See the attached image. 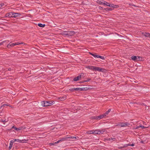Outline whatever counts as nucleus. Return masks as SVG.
<instances>
[{
    "label": "nucleus",
    "mask_w": 150,
    "mask_h": 150,
    "mask_svg": "<svg viewBox=\"0 0 150 150\" xmlns=\"http://www.w3.org/2000/svg\"><path fill=\"white\" fill-rule=\"evenodd\" d=\"M134 144H129V146H134Z\"/></svg>",
    "instance_id": "obj_43"
},
{
    "label": "nucleus",
    "mask_w": 150,
    "mask_h": 150,
    "mask_svg": "<svg viewBox=\"0 0 150 150\" xmlns=\"http://www.w3.org/2000/svg\"><path fill=\"white\" fill-rule=\"evenodd\" d=\"M123 148H124L123 146L119 147H118V148L119 149H122Z\"/></svg>",
    "instance_id": "obj_45"
},
{
    "label": "nucleus",
    "mask_w": 150,
    "mask_h": 150,
    "mask_svg": "<svg viewBox=\"0 0 150 150\" xmlns=\"http://www.w3.org/2000/svg\"><path fill=\"white\" fill-rule=\"evenodd\" d=\"M21 15V14L20 13H17L13 12L12 13L13 17L15 18L17 17H19Z\"/></svg>",
    "instance_id": "obj_8"
},
{
    "label": "nucleus",
    "mask_w": 150,
    "mask_h": 150,
    "mask_svg": "<svg viewBox=\"0 0 150 150\" xmlns=\"http://www.w3.org/2000/svg\"><path fill=\"white\" fill-rule=\"evenodd\" d=\"M113 9L109 8H105V10L106 11H111Z\"/></svg>",
    "instance_id": "obj_28"
},
{
    "label": "nucleus",
    "mask_w": 150,
    "mask_h": 150,
    "mask_svg": "<svg viewBox=\"0 0 150 150\" xmlns=\"http://www.w3.org/2000/svg\"><path fill=\"white\" fill-rule=\"evenodd\" d=\"M16 139V142L21 143H26L27 142V141H28V140L25 139L22 140H20L18 139Z\"/></svg>",
    "instance_id": "obj_7"
},
{
    "label": "nucleus",
    "mask_w": 150,
    "mask_h": 150,
    "mask_svg": "<svg viewBox=\"0 0 150 150\" xmlns=\"http://www.w3.org/2000/svg\"><path fill=\"white\" fill-rule=\"evenodd\" d=\"M102 8V7H100V6H99V8L100 9H101Z\"/></svg>",
    "instance_id": "obj_51"
},
{
    "label": "nucleus",
    "mask_w": 150,
    "mask_h": 150,
    "mask_svg": "<svg viewBox=\"0 0 150 150\" xmlns=\"http://www.w3.org/2000/svg\"><path fill=\"white\" fill-rule=\"evenodd\" d=\"M98 130H93L94 134H98Z\"/></svg>",
    "instance_id": "obj_36"
},
{
    "label": "nucleus",
    "mask_w": 150,
    "mask_h": 150,
    "mask_svg": "<svg viewBox=\"0 0 150 150\" xmlns=\"http://www.w3.org/2000/svg\"><path fill=\"white\" fill-rule=\"evenodd\" d=\"M83 76V74L81 73L80 75H79L76 77L74 78L73 80V81H76L81 79V78Z\"/></svg>",
    "instance_id": "obj_3"
},
{
    "label": "nucleus",
    "mask_w": 150,
    "mask_h": 150,
    "mask_svg": "<svg viewBox=\"0 0 150 150\" xmlns=\"http://www.w3.org/2000/svg\"><path fill=\"white\" fill-rule=\"evenodd\" d=\"M144 142H143V141H141V143H143Z\"/></svg>",
    "instance_id": "obj_53"
},
{
    "label": "nucleus",
    "mask_w": 150,
    "mask_h": 150,
    "mask_svg": "<svg viewBox=\"0 0 150 150\" xmlns=\"http://www.w3.org/2000/svg\"><path fill=\"white\" fill-rule=\"evenodd\" d=\"M86 133L88 134H94L93 130L87 131Z\"/></svg>",
    "instance_id": "obj_20"
},
{
    "label": "nucleus",
    "mask_w": 150,
    "mask_h": 150,
    "mask_svg": "<svg viewBox=\"0 0 150 150\" xmlns=\"http://www.w3.org/2000/svg\"><path fill=\"white\" fill-rule=\"evenodd\" d=\"M132 59L134 61H137V59H138L137 56H132L131 57Z\"/></svg>",
    "instance_id": "obj_16"
},
{
    "label": "nucleus",
    "mask_w": 150,
    "mask_h": 150,
    "mask_svg": "<svg viewBox=\"0 0 150 150\" xmlns=\"http://www.w3.org/2000/svg\"><path fill=\"white\" fill-rule=\"evenodd\" d=\"M4 3H1L0 4V9L4 5Z\"/></svg>",
    "instance_id": "obj_41"
},
{
    "label": "nucleus",
    "mask_w": 150,
    "mask_h": 150,
    "mask_svg": "<svg viewBox=\"0 0 150 150\" xmlns=\"http://www.w3.org/2000/svg\"><path fill=\"white\" fill-rule=\"evenodd\" d=\"M106 116L104 115V114H103V115H100L99 116H97V119L98 120H100V119L105 117Z\"/></svg>",
    "instance_id": "obj_15"
},
{
    "label": "nucleus",
    "mask_w": 150,
    "mask_h": 150,
    "mask_svg": "<svg viewBox=\"0 0 150 150\" xmlns=\"http://www.w3.org/2000/svg\"><path fill=\"white\" fill-rule=\"evenodd\" d=\"M45 103H47V104L46 106H49L51 105H52L54 103V101H45Z\"/></svg>",
    "instance_id": "obj_6"
},
{
    "label": "nucleus",
    "mask_w": 150,
    "mask_h": 150,
    "mask_svg": "<svg viewBox=\"0 0 150 150\" xmlns=\"http://www.w3.org/2000/svg\"><path fill=\"white\" fill-rule=\"evenodd\" d=\"M38 25L40 27L43 28L45 26V24H42L39 23L38 24Z\"/></svg>",
    "instance_id": "obj_23"
},
{
    "label": "nucleus",
    "mask_w": 150,
    "mask_h": 150,
    "mask_svg": "<svg viewBox=\"0 0 150 150\" xmlns=\"http://www.w3.org/2000/svg\"><path fill=\"white\" fill-rule=\"evenodd\" d=\"M98 58H100L102 59H105V57H104L103 56H100L98 55Z\"/></svg>",
    "instance_id": "obj_26"
},
{
    "label": "nucleus",
    "mask_w": 150,
    "mask_h": 150,
    "mask_svg": "<svg viewBox=\"0 0 150 150\" xmlns=\"http://www.w3.org/2000/svg\"><path fill=\"white\" fill-rule=\"evenodd\" d=\"M67 137L68 139H76L77 138H79V137H75V136H67Z\"/></svg>",
    "instance_id": "obj_19"
},
{
    "label": "nucleus",
    "mask_w": 150,
    "mask_h": 150,
    "mask_svg": "<svg viewBox=\"0 0 150 150\" xmlns=\"http://www.w3.org/2000/svg\"><path fill=\"white\" fill-rule=\"evenodd\" d=\"M1 45V44L0 43V45Z\"/></svg>",
    "instance_id": "obj_57"
},
{
    "label": "nucleus",
    "mask_w": 150,
    "mask_h": 150,
    "mask_svg": "<svg viewBox=\"0 0 150 150\" xmlns=\"http://www.w3.org/2000/svg\"><path fill=\"white\" fill-rule=\"evenodd\" d=\"M109 5V6L112 8H118L119 7V6L118 5H114L112 4H110Z\"/></svg>",
    "instance_id": "obj_12"
},
{
    "label": "nucleus",
    "mask_w": 150,
    "mask_h": 150,
    "mask_svg": "<svg viewBox=\"0 0 150 150\" xmlns=\"http://www.w3.org/2000/svg\"><path fill=\"white\" fill-rule=\"evenodd\" d=\"M23 127H20L18 128H16L14 126H13L12 127V128L14 129L15 130H16L17 131H19L22 129Z\"/></svg>",
    "instance_id": "obj_9"
},
{
    "label": "nucleus",
    "mask_w": 150,
    "mask_h": 150,
    "mask_svg": "<svg viewBox=\"0 0 150 150\" xmlns=\"http://www.w3.org/2000/svg\"><path fill=\"white\" fill-rule=\"evenodd\" d=\"M95 66H88L86 67L87 69L92 70H94Z\"/></svg>",
    "instance_id": "obj_13"
},
{
    "label": "nucleus",
    "mask_w": 150,
    "mask_h": 150,
    "mask_svg": "<svg viewBox=\"0 0 150 150\" xmlns=\"http://www.w3.org/2000/svg\"><path fill=\"white\" fill-rule=\"evenodd\" d=\"M109 4H110V3H108L106 1H105L104 3H103V4L106 5V6H109Z\"/></svg>",
    "instance_id": "obj_33"
},
{
    "label": "nucleus",
    "mask_w": 150,
    "mask_h": 150,
    "mask_svg": "<svg viewBox=\"0 0 150 150\" xmlns=\"http://www.w3.org/2000/svg\"><path fill=\"white\" fill-rule=\"evenodd\" d=\"M69 36H72L75 34V32L73 31H68Z\"/></svg>",
    "instance_id": "obj_10"
},
{
    "label": "nucleus",
    "mask_w": 150,
    "mask_h": 150,
    "mask_svg": "<svg viewBox=\"0 0 150 150\" xmlns=\"http://www.w3.org/2000/svg\"><path fill=\"white\" fill-rule=\"evenodd\" d=\"M141 128L142 129H145V128H148V127H144L142 125H140L138 126H137L136 128V129H139V128Z\"/></svg>",
    "instance_id": "obj_11"
},
{
    "label": "nucleus",
    "mask_w": 150,
    "mask_h": 150,
    "mask_svg": "<svg viewBox=\"0 0 150 150\" xmlns=\"http://www.w3.org/2000/svg\"><path fill=\"white\" fill-rule=\"evenodd\" d=\"M94 70L97 71L99 72H105L106 71V70L103 68L95 67Z\"/></svg>",
    "instance_id": "obj_2"
},
{
    "label": "nucleus",
    "mask_w": 150,
    "mask_h": 150,
    "mask_svg": "<svg viewBox=\"0 0 150 150\" xmlns=\"http://www.w3.org/2000/svg\"><path fill=\"white\" fill-rule=\"evenodd\" d=\"M21 44V43H19V42H16L15 43H10L7 46V47L8 48H9L10 47H13L14 46L18 45Z\"/></svg>",
    "instance_id": "obj_4"
},
{
    "label": "nucleus",
    "mask_w": 150,
    "mask_h": 150,
    "mask_svg": "<svg viewBox=\"0 0 150 150\" xmlns=\"http://www.w3.org/2000/svg\"><path fill=\"white\" fill-rule=\"evenodd\" d=\"M13 146V144H12V142L10 143V145L8 148L9 150H10Z\"/></svg>",
    "instance_id": "obj_29"
},
{
    "label": "nucleus",
    "mask_w": 150,
    "mask_h": 150,
    "mask_svg": "<svg viewBox=\"0 0 150 150\" xmlns=\"http://www.w3.org/2000/svg\"><path fill=\"white\" fill-rule=\"evenodd\" d=\"M67 139H68V138L67 137V136H66L64 137L61 138L60 139L62 142L66 140Z\"/></svg>",
    "instance_id": "obj_22"
},
{
    "label": "nucleus",
    "mask_w": 150,
    "mask_h": 150,
    "mask_svg": "<svg viewBox=\"0 0 150 150\" xmlns=\"http://www.w3.org/2000/svg\"><path fill=\"white\" fill-rule=\"evenodd\" d=\"M13 12H10L7 13L6 15V17H13L12 13Z\"/></svg>",
    "instance_id": "obj_14"
},
{
    "label": "nucleus",
    "mask_w": 150,
    "mask_h": 150,
    "mask_svg": "<svg viewBox=\"0 0 150 150\" xmlns=\"http://www.w3.org/2000/svg\"><path fill=\"white\" fill-rule=\"evenodd\" d=\"M149 37H150V33H149Z\"/></svg>",
    "instance_id": "obj_54"
},
{
    "label": "nucleus",
    "mask_w": 150,
    "mask_h": 150,
    "mask_svg": "<svg viewBox=\"0 0 150 150\" xmlns=\"http://www.w3.org/2000/svg\"><path fill=\"white\" fill-rule=\"evenodd\" d=\"M57 144L56 142H53V143H49V145L50 146H52V145H54L56 144Z\"/></svg>",
    "instance_id": "obj_25"
},
{
    "label": "nucleus",
    "mask_w": 150,
    "mask_h": 150,
    "mask_svg": "<svg viewBox=\"0 0 150 150\" xmlns=\"http://www.w3.org/2000/svg\"><path fill=\"white\" fill-rule=\"evenodd\" d=\"M1 120V121L3 122H6V120Z\"/></svg>",
    "instance_id": "obj_46"
},
{
    "label": "nucleus",
    "mask_w": 150,
    "mask_h": 150,
    "mask_svg": "<svg viewBox=\"0 0 150 150\" xmlns=\"http://www.w3.org/2000/svg\"><path fill=\"white\" fill-rule=\"evenodd\" d=\"M66 99V97L64 96V97H62L60 98H59V100L62 101L64 100H65Z\"/></svg>",
    "instance_id": "obj_24"
},
{
    "label": "nucleus",
    "mask_w": 150,
    "mask_h": 150,
    "mask_svg": "<svg viewBox=\"0 0 150 150\" xmlns=\"http://www.w3.org/2000/svg\"><path fill=\"white\" fill-rule=\"evenodd\" d=\"M91 79L89 78H87V80H84V81L86 82H88L89 81H91Z\"/></svg>",
    "instance_id": "obj_35"
},
{
    "label": "nucleus",
    "mask_w": 150,
    "mask_h": 150,
    "mask_svg": "<svg viewBox=\"0 0 150 150\" xmlns=\"http://www.w3.org/2000/svg\"><path fill=\"white\" fill-rule=\"evenodd\" d=\"M15 141H16V139H13L11 141H10V142L11 143L12 142V144H13V143H14Z\"/></svg>",
    "instance_id": "obj_39"
},
{
    "label": "nucleus",
    "mask_w": 150,
    "mask_h": 150,
    "mask_svg": "<svg viewBox=\"0 0 150 150\" xmlns=\"http://www.w3.org/2000/svg\"><path fill=\"white\" fill-rule=\"evenodd\" d=\"M75 90V91H83L84 90H86L85 88H75L74 89Z\"/></svg>",
    "instance_id": "obj_5"
},
{
    "label": "nucleus",
    "mask_w": 150,
    "mask_h": 150,
    "mask_svg": "<svg viewBox=\"0 0 150 150\" xmlns=\"http://www.w3.org/2000/svg\"><path fill=\"white\" fill-rule=\"evenodd\" d=\"M105 131L103 130H98V134H103Z\"/></svg>",
    "instance_id": "obj_18"
},
{
    "label": "nucleus",
    "mask_w": 150,
    "mask_h": 150,
    "mask_svg": "<svg viewBox=\"0 0 150 150\" xmlns=\"http://www.w3.org/2000/svg\"><path fill=\"white\" fill-rule=\"evenodd\" d=\"M89 54H90V55H92V56H93V53H91V52H89Z\"/></svg>",
    "instance_id": "obj_48"
},
{
    "label": "nucleus",
    "mask_w": 150,
    "mask_h": 150,
    "mask_svg": "<svg viewBox=\"0 0 150 150\" xmlns=\"http://www.w3.org/2000/svg\"><path fill=\"white\" fill-rule=\"evenodd\" d=\"M97 116H92L91 117V119H95L98 120Z\"/></svg>",
    "instance_id": "obj_27"
},
{
    "label": "nucleus",
    "mask_w": 150,
    "mask_h": 150,
    "mask_svg": "<svg viewBox=\"0 0 150 150\" xmlns=\"http://www.w3.org/2000/svg\"><path fill=\"white\" fill-rule=\"evenodd\" d=\"M47 102L45 103V101H42L41 102V105L42 107H46L47 106L46 105L47 104Z\"/></svg>",
    "instance_id": "obj_17"
},
{
    "label": "nucleus",
    "mask_w": 150,
    "mask_h": 150,
    "mask_svg": "<svg viewBox=\"0 0 150 150\" xmlns=\"http://www.w3.org/2000/svg\"><path fill=\"white\" fill-rule=\"evenodd\" d=\"M3 105L4 106V105H7V106H8V105L7 104H3Z\"/></svg>",
    "instance_id": "obj_50"
},
{
    "label": "nucleus",
    "mask_w": 150,
    "mask_h": 150,
    "mask_svg": "<svg viewBox=\"0 0 150 150\" xmlns=\"http://www.w3.org/2000/svg\"><path fill=\"white\" fill-rule=\"evenodd\" d=\"M11 69L10 68H9L8 69V71H11Z\"/></svg>",
    "instance_id": "obj_49"
},
{
    "label": "nucleus",
    "mask_w": 150,
    "mask_h": 150,
    "mask_svg": "<svg viewBox=\"0 0 150 150\" xmlns=\"http://www.w3.org/2000/svg\"><path fill=\"white\" fill-rule=\"evenodd\" d=\"M75 88H72L69 89V90L72 92L75 91V90H74Z\"/></svg>",
    "instance_id": "obj_40"
},
{
    "label": "nucleus",
    "mask_w": 150,
    "mask_h": 150,
    "mask_svg": "<svg viewBox=\"0 0 150 150\" xmlns=\"http://www.w3.org/2000/svg\"><path fill=\"white\" fill-rule=\"evenodd\" d=\"M97 2L99 4H103V3H104L102 1H98Z\"/></svg>",
    "instance_id": "obj_37"
},
{
    "label": "nucleus",
    "mask_w": 150,
    "mask_h": 150,
    "mask_svg": "<svg viewBox=\"0 0 150 150\" xmlns=\"http://www.w3.org/2000/svg\"><path fill=\"white\" fill-rule=\"evenodd\" d=\"M128 146H129V144H125L123 146L124 148L127 147Z\"/></svg>",
    "instance_id": "obj_42"
},
{
    "label": "nucleus",
    "mask_w": 150,
    "mask_h": 150,
    "mask_svg": "<svg viewBox=\"0 0 150 150\" xmlns=\"http://www.w3.org/2000/svg\"><path fill=\"white\" fill-rule=\"evenodd\" d=\"M132 5V6H134V7H136V6L135 5H134V4H133V5Z\"/></svg>",
    "instance_id": "obj_52"
},
{
    "label": "nucleus",
    "mask_w": 150,
    "mask_h": 150,
    "mask_svg": "<svg viewBox=\"0 0 150 150\" xmlns=\"http://www.w3.org/2000/svg\"><path fill=\"white\" fill-rule=\"evenodd\" d=\"M137 58L138 59H137V61H139L142 60V57H140L138 56H137Z\"/></svg>",
    "instance_id": "obj_30"
},
{
    "label": "nucleus",
    "mask_w": 150,
    "mask_h": 150,
    "mask_svg": "<svg viewBox=\"0 0 150 150\" xmlns=\"http://www.w3.org/2000/svg\"><path fill=\"white\" fill-rule=\"evenodd\" d=\"M84 82H86V81H84H84H81L80 82V83H83Z\"/></svg>",
    "instance_id": "obj_47"
},
{
    "label": "nucleus",
    "mask_w": 150,
    "mask_h": 150,
    "mask_svg": "<svg viewBox=\"0 0 150 150\" xmlns=\"http://www.w3.org/2000/svg\"><path fill=\"white\" fill-rule=\"evenodd\" d=\"M93 56L94 57H97L98 58V55L96 54V53L93 54Z\"/></svg>",
    "instance_id": "obj_38"
},
{
    "label": "nucleus",
    "mask_w": 150,
    "mask_h": 150,
    "mask_svg": "<svg viewBox=\"0 0 150 150\" xmlns=\"http://www.w3.org/2000/svg\"><path fill=\"white\" fill-rule=\"evenodd\" d=\"M115 139V138L114 137H111L110 138H108V141H110L111 140H114Z\"/></svg>",
    "instance_id": "obj_31"
},
{
    "label": "nucleus",
    "mask_w": 150,
    "mask_h": 150,
    "mask_svg": "<svg viewBox=\"0 0 150 150\" xmlns=\"http://www.w3.org/2000/svg\"><path fill=\"white\" fill-rule=\"evenodd\" d=\"M145 122H144L143 123V124H145Z\"/></svg>",
    "instance_id": "obj_56"
},
{
    "label": "nucleus",
    "mask_w": 150,
    "mask_h": 150,
    "mask_svg": "<svg viewBox=\"0 0 150 150\" xmlns=\"http://www.w3.org/2000/svg\"><path fill=\"white\" fill-rule=\"evenodd\" d=\"M145 122H144L143 123V124H145Z\"/></svg>",
    "instance_id": "obj_55"
},
{
    "label": "nucleus",
    "mask_w": 150,
    "mask_h": 150,
    "mask_svg": "<svg viewBox=\"0 0 150 150\" xmlns=\"http://www.w3.org/2000/svg\"><path fill=\"white\" fill-rule=\"evenodd\" d=\"M129 125L130 124L127 122H120L117 123L115 126L118 127H123L129 126Z\"/></svg>",
    "instance_id": "obj_1"
},
{
    "label": "nucleus",
    "mask_w": 150,
    "mask_h": 150,
    "mask_svg": "<svg viewBox=\"0 0 150 150\" xmlns=\"http://www.w3.org/2000/svg\"><path fill=\"white\" fill-rule=\"evenodd\" d=\"M62 142V141H61V139H60V140H59L58 141H57L56 142H57V143L58 144L60 142Z\"/></svg>",
    "instance_id": "obj_44"
},
{
    "label": "nucleus",
    "mask_w": 150,
    "mask_h": 150,
    "mask_svg": "<svg viewBox=\"0 0 150 150\" xmlns=\"http://www.w3.org/2000/svg\"><path fill=\"white\" fill-rule=\"evenodd\" d=\"M64 34L65 35L69 36L68 31H65Z\"/></svg>",
    "instance_id": "obj_32"
},
{
    "label": "nucleus",
    "mask_w": 150,
    "mask_h": 150,
    "mask_svg": "<svg viewBox=\"0 0 150 150\" xmlns=\"http://www.w3.org/2000/svg\"><path fill=\"white\" fill-rule=\"evenodd\" d=\"M111 109H108V110L104 114V115L106 116L108 114V113H109V112L111 111Z\"/></svg>",
    "instance_id": "obj_21"
},
{
    "label": "nucleus",
    "mask_w": 150,
    "mask_h": 150,
    "mask_svg": "<svg viewBox=\"0 0 150 150\" xmlns=\"http://www.w3.org/2000/svg\"><path fill=\"white\" fill-rule=\"evenodd\" d=\"M144 35L145 37H149V33H145L144 34Z\"/></svg>",
    "instance_id": "obj_34"
}]
</instances>
